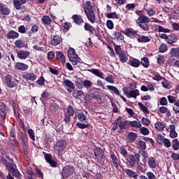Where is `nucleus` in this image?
Masks as SVG:
<instances>
[{
	"label": "nucleus",
	"mask_w": 179,
	"mask_h": 179,
	"mask_svg": "<svg viewBox=\"0 0 179 179\" xmlns=\"http://www.w3.org/2000/svg\"><path fill=\"white\" fill-rule=\"evenodd\" d=\"M20 138L21 139V146H27V141H29L27 138V134L22 133Z\"/></svg>",
	"instance_id": "c9c22d12"
},
{
	"label": "nucleus",
	"mask_w": 179,
	"mask_h": 179,
	"mask_svg": "<svg viewBox=\"0 0 179 179\" xmlns=\"http://www.w3.org/2000/svg\"><path fill=\"white\" fill-rule=\"evenodd\" d=\"M71 19L73 20V23L76 24V26H83L85 23V20H83V17L79 14H74L71 16Z\"/></svg>",
	"instance_id": "9d476101"
},
{
	"label": "nucleus",
	"mask_w": 179,
	"mask_h": 179,
	"mask_svg": "<svg viewBox=\"0 0 179 179\" xmlns=\"http://www.w3.org/2000/svg\"><path fill=\"white\" fill-rule=\"evenodd\" d=\"M118 127L121 130L128 129V128H129V121L124 120L122 117H119L113 124V131H117V129H118Z\"/></svg>",
	"instance_id": "20e7f679"
},
{
	"label": "nucleus",
	"mask_w": 179,
	"mask_h": 179,
	"mask_svg": "<svg viewBox=\"0 0 179 179\" xmlns=\"http://www.w3.org/2000/svg\"><path fill=\"white\" fill-rule=\"evenodd\" d=\"M83 9L89 22L92 24L96 23V13H94V8L92 5V1H86Z\"/></svg>",
	"instance_id": "f03ea898"
},
{
	"label": "nucleus",
	"mask_w": 179,
	"mask_h": 179,
	"mask_svg": "<svg viewBox=\"0 0 179 179\" xmlns=\"http://www.w3.org/2000/svg\"><path fill=\"white\" fill-rule=\"evenodd\" d=\"M167 50V45L166 43H162L159 47V52L161 53L166 52Z\"/></svg>",
	"instance_id": "e2e57ef3"
},
{
	"label": "nucleus",
	"mask_w": 179,
	"mask_h": 179,
	"mask_svg": "<svg viewBox=\"0 0 179 179\" xmlns=\"http://www.w3.org/2000/svg\"><path fill=\"white\" fill-rule=\"evenodd\" d=\"M113 36L115 37L114 40H116L117 41H124V38H125L124 35L120 31H114Z\"/></svg>",
	"instance_id": "473e14b6"
},
{
	"label": "nucleus",
	"mask_w": 179,
	"mask_h": 179,
	"mask_svg": "<svg viewBox=\"0 0 179 179\" xmlns=\"http://www.w3.org/2000/svg\"><path fill=\"white\" fill-rule=\"evenodd\" d=\"M78 120L80 121V122H87V119L86 118V115L83 112L78 113L77 115Z\"/></svg>",
	"instance_id": "c03bdc74"
},
{
	"label": "nucleus",
	"mask_w": 179,
	"mask_h": 179,
	"mask_svg": "<svg viewBox=\"0 0 179 179\" xmlns=\"http://www.w3.org/2000/svg\"><path fill=\"white\" fill-rule=\"evenodd\" d=\"M110 163H112V166H113L115 169H118L120 167V161L114 153L110 155Z\"/></svg>",
	"instance_id": "f3484780"
},
{
	"label": "nucleus",
	"mask_w": 179,
	"mask_h": 179,
	"mask_svg": "<svg viewBox=\"0 0 179 179\" xmlns=\"http://www.w3.org/2000/svg\"><path fill=\"white\" fill-rule=\"evenodd\" d=\"M106 16L107 19H120V17H121V15L118 14L117 12L106 13Z\"/></svg>",
	"instance_id": "f704fd0d"
},
{
	"label": "nucleus",
	"mask_w": 179,
	"mask_h": 179,
	"mask_svg": "<svg viewBox=\"0 0 179 179\" xmlns=\"http://www.w3.org/2000/svg\"><path fill=\"white\" fill-rule=\"evenodd\" d=\"M148 164L149 169H157V166H159V163H157L156 158L153 157H150L148 158Z\"/></svg>",
	"instance_id": "2eb2a0df"
},
{
	"label": "nucleus",
	"mask_w": 179,
	"mask_h": 179,
	"mask_svg": "<svg viewBox=\"0 0 179 179\" xmlns=\"http://www.w3.org/2000/svg\"><path fill=\"white\" fill-rule=\"evenodd\" d=\"M50 96H51V94H50L49 92L44 91L41 94V97L40 98V100L42 101V103H44L47 101L48 99H50Z\"/></svg>",
	"instance_id": "e433bc0d"
},
{
	"label": "nucleus",
	"mask_w": 179,
	"mask_h": 179,
	"mask_svg": "<svg viewBox=\"0 0 179 179\" xmlns=\"http://www.w3.org/2000/svg\"><path fill=\"white\" fill-rule=\"evenodd\" d=\"M4 82L7 87H9L10 89H13V87H16V86H17L19 80H16L11 75L8 74L4 77Z\"/></svg>",
	"instance_id": "0eeeda50"
},
{
	"label": "nucleus",
	"mask_w": 179,
	"mask_h": 179,
	"mask_svg": "<svg viewBox=\"0 0 179 179\" xmlns=\"http://www.w3.org/2000/svg\"><path fill=\"white\" fill-rule=\"evenodd\" d=\"M15 45L17 48H27L29 45L27 43H23V41L22 39H18L15 41Z\"/></svg>",
	"instance_id": "c85d7f7f"
},
{
	"label": "nucleus",
	"mask_w": 179,
	"mask_h": 179,
	"mask_svg": "<svg viewBox=\"0 0 179 179\" xmlns=\"http://www.w3.org/2000/svg\"><path fill=\"white\" fill-rule=\"evenodd\" d=\"M113 46L117 55H120V54H122L125 52L124 50H123L122 48H121V45H120L114 43Z\"/></svg>",
	"instance_id": "37998d69"
},
{
	"label": "nucleus",
	"mask_w": 179,
	"mask_h": 179,
	"mask_svg": "<svg viewBox=\"0 0 179 179\" xmlns=\"http://www.w3.org/2000/svg\"><path fill=\"white\" fill-rule=\"evenodd\" d=\"M124 173L127 174V177L130 178L138 179V172H135L131 169H125Z\"/></svg>",
	"instance_id": "6ab92c4d"
},
{
	"label": "nucleus",
	"mask_w": 179,
	"mask_h": 179,
	"mask_svg": "<svg viewBox=\"0 0 179 179\" xmlns=\"http://www.w3.org/2000/svg\"><path fill=\"white\" fill-rule=\"evenodd\" d=\"M36 83L39 86H44V85H45V78H44V76H41L39 79L36 80Z\"/></svg>",
	"instance_id": "0e129e2a"
},
{
	"label": "nucleus",
	"mask_w": 179,
	"mask_h": 179,
	"mask_svg": "<svg viewBox=\"0 0 179 179\" xmlns=\"http://www.w3.org/2000/svg\"><path fill=\"white\" fill-rule=\"evenodd\" d=\"M30 55V52L29 50H20L17 53V57L20 59H26Z\"/></svg>",
	"instance_id": "a211bd4d"
},
{
	"label": "nucleus",
	"mask_w": 179,
	"mask_h": 179,
	"mask_svg": "<svg viewBox=\"0 0 179 179\" xmlns=\"http://www.w3.org/2000/svg\"><path fill=\"white\" fill-rule=\"evenodd\" d=\"M69 59L71 57H77L76 51L73 48H69L67 52Z\"/></svg>",
	"instance_id": "49530a36"
},
{
	"label": "nucleus",
	"mask_w": 179,
	"mask_h": 179,
	"mask_svg": "<svg viewBox=\"0 0 179 179\" xmlns=\"http://www.w3.org/2000/svg\"><path fill=\"white\" fill-rule=\"evenodd\" d=\"M159 111L161 114H166V117H171V112L166 106H161L159 108Z\"/></svg>",
	"instance_id": "72a5a7b5"
},
{
	"label": "nucleus",
	"mask_w": 179,
	"mask_h": 179,
	"mask_svg": "<svg viewBox=\"0 0 179 179\" xmlns=\"http://www.w3.org/2000/svg\"><path fill=\"white\" fill-rule=\"evenodd\" d=\"M64 85L66 86V87H69V89H72L73 90H75V84L72 83V81L66 79L63 82Z\"/></svg>",
	"instance_id": "79ce46f5"
},
{
	"label": "nucleus",
	"mask_w": 179,
	"mask_h": 179,
	"mask_svg": "<svg viewBox=\"0 0 179 179\" xmlns=\"http://www.w3.org/2000/svg\"><path fill=\"white\" fill-rule=\"evenodd\" d=\"M119 59L122 64L127 62L128 61V57H127V54L125 52H123L120 55H118Z\"/></svg>",
	"instance_id": "09e8293b"
},
{
	"label": "nucleus",
	"mask_w": 179,
	"mask_h": 179,
	"mask_svg": "<svg viewBox=\"0 0 179 179\" xmlns=\"http://www.w3.org/2000/svg\"><path fill=\"white\" fill-rule=\"evenodd\" d=\"M127 166L129 169H134L136 164L141 162V154L135 153L134 155H129L127 159Z\"/></svg>",
	"instance_id": "39448f33"
},
{
	"label": "nucleus",
	"mask_w": 179,
	"mask_h": 179,
	"mask_svg": "<svg viewBox=\"0 0 179 179\" xmlns=\"http://www.w3.org/2000/svg\"><path fill=\"white\" fill-rule=\"evenodd\" d=\"M75 172V167L71 165L65 166L62 171V176L64 178H68L71 177Z\"/></svg>",
	"instance_id": "6e6552de"
},
{
	"label": "nucleus",
	"mask_w": 179,
	"mask_h": 179,
	"mask_svg": "<svg viewBox=\"0 0 179 179\" xmlns=\"http://www.w3.org/2000/svg\"><path fill=\"white\" fill-rule=\"evenodd\" d=\"M94 155L99 164L104 166V162H106V155H104V151L103 149L99 147L96 148L94 149Z\"/></svg>",
	"instance_id": "423d86ee"
},
{
	"label": "nucleus",
	"mask_w": 179,
	"mask_h": 179,
	"mask_svg": "<svg viewBox=\"0 0 179 179\" xmlns=\"http://www.w3.org/2000/svg\"><path fill=\"white\" fill-rule=\"evenodd\" d=\"M63 41L62 36L55 34L51 36L50 45L53 47H57V45H59Z\"/></svg>",
	"instance_id": "f8f14e48"
},
{
	"label": "nucleus",
	"mask_w": 179,
	"mask_h": 179,
	"mask_svg": "<svg viewBox=\"0 0 179 179\" xmlns=\"http://www.w3.org/2000/svg\"><path fill=\"white\" fill-rule=\"evenodd\" d=\"M157 64L159 65H163L164 64L165 60H164V55H158L157 58Z\"/></svg>",
	"instance_id": "69168bd1"
},
{
	"label": "nucleus",
	"mask_w": 179,
	"mask_h": 179,
	"mask_svg": "<svg viewBox=\"0 0 179 179\" xmlns=\"http://www.w3.org/2000/svg\"><path fill=\"white\" fill-rule=\"evenodd\" d=\"M155 127L156 129H158V131H163L164 129V124L162 122H157Z\"/></svg>",
	"instance_id": "13d9d810"
},
{
	"label": "nucleus",
	"mask_w": 179,
	"mask_h": 179,
	"mask_svg": "<svg viewBox=\"0 0 179 179\" xmlns=\"http://www.w3.org/2000/svg\"><path fill=\"white\" fill-rule=\"evenodd\" d=\"M84 23V30H85V31H89L90 34H94V32L96 31L94 27H93V26H92V24H89L88 22Z\"/></svg>",
	"instance_id": "393cba45"
},
{
	"label": "nucleus",
	"mask_w": 179,
	"mask_h": 179,
	"mask_svg": "<svg viewBox=\"0 0 179 179\" xmlns=\"http://www.w3.org/2000/svg\"><path fill=\"white\" fill-rule=\"evenodd\" d=\"M56 58L57 59H59L62 64H65L66 61L65 55H64V53H62L61 51L56 52Z\"/></svg>",
	"instance_id": "2f4dec72"
},
{
	"label": "nucleus",
	"mask_w": 179,
	"mask_h": 179,
	"mask_svg": "<svg viewBox=\"0 0 179 179\" xmlns=\"http://www.w3.org/2000/svg\"><path fill=\"white\" fill-rule=\"evenodd\" d=\"M141 64L144 66V68H149V66L150 65V63L149 62V58L147 57H143L141 58V60L140 61Z\"/></svg>",
	"instance_id": "58836bf2"
},
{
	"label": "nucleus",
	"mask_w": 179,
	"mask_h": 179,
	"mask_svg": "<svg viewBox=\"0 0 179 179\" xmlns=\"http://www.w3.org/2000/svg\"><path fill=\"white\" fill-rule=\"evenodd\" d=\"M123 34L127 36V37H129V38H132L135 40L137 39L138 43H150V38L148 36L139 35L138 33L139 31L134 30L132 28H127L124 31H122Z\"/></svg>",
	"instance_id": "f257e3e1"
},
{
	"label": "nucleus",
	"mask_w": 179,
	"mask_h": 179,
	"mask_svg": "<svg viewBox=\"0 0 179 179\" xmlns=\"http://www.w3.org/2000/svg\"><path fill=\"white\" fill-rule=\"evenodd\" d=\"M43 155L45 161L50 164V167L53 169L58 167V162L52 159V155H51V154H45V152H43Z\"/></svg>",
	"instance_id": "9b49d317"
},
{
	"label": "nucleus",
	"mask_w": 179,
	"mask_h": 179,
	"mask_svg": "<svg viewBox=\"0 0 179 179\" xmlns=\"http://www.w3.org/2000/svg\"><path fill=\"white\" fill-rule=\"evenodd\" d=\"M27 134H28L30 139H31V141H33V142H34V141H36V134L34 133V131H33V129H29L27 131Z\"/></svg>",
	"instance_id": "5fc2aeb1"
},
{
	"label": "nucleus",
	"mask_w": 179,
	"mask_h": 179,
	"mask_svg": "<svg viewBox=\"0 0 179 179\" xmlns=\"http://www.w3.org/2000/svg\"><path fill=\"white\" fill-rule=\"evenodd\" d=\"M177 41H178V38L177 37V36L174 34L168 36V39L166 41V43L168 44H171V45H173V43H177Z\"/></svg>",
	"instance_id": "c756f323"
},
{
	"label": "nucleus",
	"mask_w": 179,
	"mask_h": 179,
	"mask_svg": "<svg viewBox=\"0 0 179 179\" xmlns=\"http://www.w3.org/2000/svg\"><path fill=\"white\" fill-rule=\"evenodd\" d=\"M128 65L133 66V68H139L141 66V60L134 58L128 62Z\"/></svg>",
	"instance_id": "4be33fe9"
},
{
	"label": "nucleus",
	"mask_w": 179,
	"mask_h": 179,
	"mask_svg": "<svg viewBox=\"0 0 179 179\" xmlns=\"http://www.w3.org/2000/svg\"><path fill=\"white\" fill-rule=\"evenodd\" d=\"M69 61L71 62L72 65H78V64H82V59L79 56L77 55L73 57H70Z\"/></svg>",
	"instance_id": "7c9ffc66"
},
{
	"label": "nucleus",
	"mask_w": 179,
	"mask_h": 179,
	"mask_svg": "<svg viewBox=\"0 0 179 179\" xmlns=\"http://www.w3.org/2000/svg\"><path fill=\"white\" fill-rule=\"evenodd\" d=\"M76 125L78 128H80V129H86V128H89V127H90L89 124H84L82 122H77Z\"/></svg>",
	"instance_id": "bf43d9fd"
},
{
	"label": "nucleus",
	"mask_w": 179,
	"mask_h": 179,
	"mask_svg": "<svg viewBox=\"0 0 179 179\" xmlns=\"http://www.w3.org/2000/svg\"><path fill=\"white\" fill-rule=\"evenodd\" d=\"M170 55L172 57H177L179 55V48H173L171 49Z\"/></svg>",
	"instance_id": "4d7b16f0"
},
{
	"label": "nucleus",
	"mask_w": 179,
	"mask_h": 179,
	"mask_svg": "<svg viewBox=\"0 0 179 179\" xmlns=\"http://www.w3.org/2000/svg\"><path fill=\"white\" fill-rule=\"evenodd\" d=\"M136 138H138V134H136V133L135 132L131 131V132H129L127 134V141L130 143L135 142Z\"/></svg>",
	"instance_id": "bb28decb"
},
{
	"label": "nucleus",
	"mask_w": 179,
	"mask_h": 179,
	"mask_svg": "<svg viewBox=\"0 0 179 179\" xmlns=\"http://www.w3.org/2000/svg\"><path fill=\"white\" fill-rule=\"evenodd\" d=\"M9 163L7 164L5 166L7 169L8 173L10 172L11 170H13L15 167H16V164L13 162V159L10 158V157H7Z\"/></svg>",
	"instance_id": "412c9836"
},
{
	"label": "nucleus",
	"mask_w": 179,
	"mask_h": 179,
	"mask_svg": "<svg viewBox=\"0 0 179 179\" xmlns=\"http://www.w3.org/2000/svg\"><path fill=\"white\" fill-rule=\"evenodd\" d=\"M68 142L64 139L57 141L54 145V150L57 156H62L63 152L66 149Z\"/></svg>",
	"instance_id": "7ed1b4c3"
},
{
	"label": "nucleus",
	"mask_w": 179,
	"mask_h": 179,
	"mask_svg": "<svg viewBox=\"0 0 179 179\" xmlns=\"http://www.w3.org/2000/svg\"><path fill=\"white\" fill-rule=\"evenodd\" d=\"M147 179H157L153 172L148 171L146 173Z\"/></svg>",
	"instance_id": "774afa93"
},
{
	"label": "nucleus",
	"mask_w": 179,
	"mask_h": 179,
	"mask_svg": "<svg viewBox=\"0 0 179 179\" xmlns=\"http://www.w3.org/2000/svg\"><path fill=\"white\" fill-rule=\"evenodd\" d=\"M172 148L173 150H179V141L178 138H175L172 140Z\"/></svg>",
	"instance_id": "3c124183"
},
{
	"label": "nucleus",
	"mask_w": 179,
	"mask_h": 179,
	"mask_svg": "<svg viewBox=\"0 0 179 179\" xmlns=\"http://www.w3.org/2000/svg\"><path fill=\"white\" fill-rule=\"evenodd\" d=\"M90 72L93 73V75H95V76H98V78H101V79H104V77H103V75H104V73H103V72H100L99 69H92L90 70Z\"/></svg>",
	"instance_id": "4c0bfd02"
},
{
	"label": "nucleus",
	"mask_w": 179,
	"mask_h": 179,
	"mask_svg": "<svg viewBox=\"0 0 179 179\" xmlns=\"http://www.w3.org/2000/svg\"><path fill=\"white\" fill-rule=\"evenodd\" d=\"M15 68L18 71H27L29 69V65L23 62H17L15 64Z\"/></svg>",
	"instance_id": "b1692460"
},
{
	"label": "nucleus",
	"mask_w": 179,
	"mask_h": 179,
	"mask_svg": "<svg viewBox=\"0 0 179 179\" xmlns=\"http://www.w3.org/2000/svg\"><path fill=\"white\" fill-rule=\"evenodd\" d=\"M0 117L1 118L0 124L3 125L5 120H6V105L2 101H0Z\"/></svg>",
	"instance_id": "1a4fd4ad"
},
{
	"label": "nucleus",
	"mask_w": 179,
	"mask_h": 179,
	"mask_svg": "<svg viewBox=\"0 0 179 179\" xmlns=\"http://www.w3.org/2000/svg\"><path fill=\"white\" fill-rule=\"evenodd\" d=\"M19 110H20V108H19V105L15 103L13 105V113L16 118H18V120L20 119V113H19Z\"/></svg>",
	"instance_id": "ea45409f"
},
{
	"label": "nucleus",
	"mask_w": 179,
	"mask_h": 179,
	"mask_svg": "<svg viewBox=\"0 0 179 179\" xmlns=\"http://www.w3.org/2000/svg\"><path fill=\"white\" fill-rule=\"evenodd\" d=\"M18 38L19 34L15 30H10L9 32L7 33V38H8V40H15V38Z\"/></svg>",
	"instance_id": "5701e85b"
},
{
	"label": "nucleus",
	"mask_w": 179,
	"mask_h": 179,
	"mask_svg": "<svg viewBox=\"0 0 179 179\" xmlns=\"http://www.w3.org/2000/svg\"><path fill=\"white\" fill-rule=\"evenodd\" d=\"M138 26L144 31H149V30H150V27L149 26V22L138 24Z\"/></svg>",
	"instance_id": "de8ad7c7"
},
{
	"label": "nucleus",
	"mask_w": 179,
	"mask_h": 179,
	"mask_svg": "<svg viewBox=\"0 0 179 179\" xmlns=\"http://www.w3.org/2000/svg\"><path fill=\"white\" fill-rule=\"evenodd\" d=\"M52 21V20H51V17H50V16L48 15H44L41 18V22H43V24H47V26H50V24H51Z\"/></svg>",
	"instance_id": "a19ab883"
},
{
	"label": "nucleus",
	"mask_w": 179,
	"mask_h": 179,
	"mask_svg": "<svg viewBox=\"0 0 179 179\" xmlns=\"http://www.w3.org/2000/svg\"><path fill=\"white\" fill-rule=\"evenodd\" d=\"M129 125L133 127V128H141L142 127L141 122L136 120L129 121Z\"/></svg>",
	"instance_id": "a18cd8bd"
},
{
	"label": "nucleus",
	"mask_w": 179,
	"mask_h": 179,
	"mask_svg": "<svg viewBox=\"0 0 179 179\" xmlns=\"http://www.w3.org/2000/svg\"><path fill=\"white\" fill-rule=\"evenodd\" d=\"M149 22H150V19L149 18V17L141 15L137 19L136 23H138V24H141L143 23H149Z\"/></svg>",
	"instance_id": "aec40b11"
},
{
	"label": "nucleus",
	"mask_w": 179,
	"mask_h": 179,
	"mask_svg": "<svg viewBox=\"0 0 179 179\" xmlns=\"http://www.w3.org/2000/svg\"><path fill=\"white\" fill-rule=\"evenodd\" d=\"M107 89H108L109 90H112V92H113L115 93V94H117V96H119V97H120V99H122V100L124 102L127 103V99L126 98L121 95L120 94V90H118V88H117V87H114L113 85H107L106 86Z\"/></svg>",
	"instance_id": "4468645a"
},
{
	"label": "nucleus",
	"mask_w": 179,
	"mask_h": 179,
	"mask_svg": "<svg viewBox=\"0 0 179 179\" xmlns=\"http://www.w3.org/2000/svg\"><path fill=\"white\" fill-rule=\"evenodd\" d=\"M0 13H1V15L8 16V15L10 13V10H9L6 5L0 3Z\"/></svg>",
	"instance_id": "cd10ccee"
},
{
	"label": "nucleus",
	"mask_w": 179,
	"mask_h": 179,
	"mask_svg": "<svg viewBox=\"0 0 179 179\" xmlns=\"http://www.w3.org/2000/svg\"><path fill=\"white\" fill-rule=\"evenodd\" d=\"M140 132L142 134V135L145 136L149 135L150 133L149 129L144 127H140Z\"/></svg>",
	"instance_id": "338daca9"
},
{
	"label": "nucleus",
	"mask_w": 179,
	"mask_h": 179,
	"mask_svg": "<svg viewBox=\"0 0 179 179\" xmlns=\"http://www.w3.org/2000/svg\"><path fill=\"white\" fill-rule=\"evenodd\" d=\"M22 78L25 80H31V82H34L37 79V76L34 73L26 72L22 75Z\"/></svg>",
	"instance_id": "dca6fc26"
},
{
	"label": "nucleus",
	"mask_w": 179,
	"mask_h": 179,
	"mask_svg": "<svg viewBox=\"0 0 179 179\" xmlns=\"http://www.w3.org/2000/svg\"><path fill=\"white\" fill-rule=\"evenodd\" d=\"M92 99L96 101L99 104H101L103 103V100H101V95L99 94H92Z\"/></svg>",
	"instance_id": "8fccbe9b"
},
{
	"label": "nucleus",
	"mask_w": 179,
	"mask_h": 179,
	"mask_svg": "<svg viewBox=\"0 0 179 179\" xmlns=\"http://www.w3.org/2000/svg\"><path fill=\"white\" fill-rule=\"evenodd\" d=\"M139 155H141L144 160L149 159V153H148V151L143 150L138 151Z\"/></svg>",
	"instance_id": "6e6d98bb"
},
{
	"label": "nucleus",
	"mask_w": 179,
	"mask_h": 179,
	"mask_svg": "<svg viewBox=\"0 0 179 179\" xmlns=\"http://www.w3.org/2000/svg\"><path fill=\"white\" fill-rule=\"evenodd\" d=\"M36 176L38 178L44 179V173L38 168H36Z\"/></svg>",
	"instance_id": "052dcab7"
},
{
	"label": "nucleus",
	"mask_w": 179,
	"mask_h": 179,
	"mask_svg": "<svg viewBox=\"0 0 179 179\" xmlns=\"http://www.w3.org/2000/svg\"><path fill=\"white\" fill-rule=\"evenodd\" d=\"M138 96H141V93L139 92V90H131L129 94H127L128 99H136Z\"/></svg>",
	"instance_id": "a878e982"
},
{
	"label": "nucleus",
	"mask_w": 179,
	"mask_h": 179,
	"mask_svg": "<svg viewBox=\"0 0 179 179\" xmlns=\"http://www.w3.org/2000/svg\"><path fill=\"white\" fill-rule=\"evenodd\" d=\"M49 110H50V111H51V113H55V111H57V110H58V103H57L55 102L50 103Z\"/></svg>",
	"instance_id": "864d4df0"
},
{
	"label": "nucleus",
	"mask_w": 179,
	"mask_h": 179,
	"mask_svg": "<svg viewBox=\"0 0 179 179\" xmlns=\"http://www.w3.org/2000/svg\"><path fill=\"white\" fill-rule=\"evenodd\" d=\"M138 106L140 107V110L143 112V114H149V109L148 108H152V103L149 101L145 102V105L141 102H138Z\"/></svg>",
	"instance_id": "ddd939ff"
},
{
	"label": "nucleus",
	"mask_w": 179,
	"mask_h": 179,
	"mask_svg": "<svg viewBox=\"0 0 179 179\" xmlns=\"http://www.w3.org/2000/svg\"><path fill=\"white\" fill-rule=\"evenodd\" d=\"M93 83H92V81L89 80H85L84 81H83V88L85 87V89H90V87H92Z\"/></svg>",
	"instance_id": "603ef678"
},
{
	"label": "nucleus",
	"mask_w": 179,
	"mask_h": 179,
	"mask_svg": "<svg viewBox=\"0 0 179 179\" xmlns=\"http://www.w3.org/2000/svg\"><path fill=\"white\" fill-rule=\"evenodd\" d=\"M9 173H11V174L14 176V177H17V178H19V177H20L21 174L20 172H19V170L16 169V167H15L13 170H11Z\"/></svg>",
	"instance_id": "680f3d73"
}]
</instances>
